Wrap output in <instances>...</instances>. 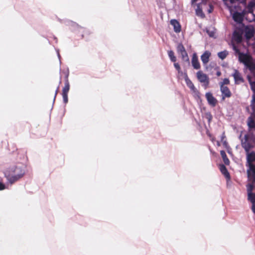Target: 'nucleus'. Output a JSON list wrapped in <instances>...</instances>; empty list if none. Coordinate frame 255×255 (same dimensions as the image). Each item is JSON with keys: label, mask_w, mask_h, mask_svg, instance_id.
Masks as SVG:
<instances>
[{"label": "nucleus", "mask_w": 255, "mask_h": 255, "mask_svg": "<svg viewBox=\"0 0 255 255\" xmlns=\"http://www.w3.org/2000/svg\"><path fill=\"white\" fill-rule=\"evenodd\" d=\"M218 145H220V144H219V141H218Z\"/></svg>", "instance_id": "49530a36"}, {"label": "nucleus", "mask_w": 255, "mask_h": 255, "mask_svg": "<svg viewBox=\"0 0 255 255\" xmlns=\"http://www.w3.org/2000/svg\"><path fill=\"white\" fill-rule=\"evenodd\" d=\"M229 52L227 50H225L218 53V57L222 60H224L228 55Z\"/></svg>", "instance_id": "5701e85b"}, {"label": "nucleus", "mask_w": 255, "mask_h": 255, "mask_svg": "<svg viewBox=\"0 0 255 255\" xmlns=\"http://www.w3.org/2000/svg\"><path fill=\"white\" fill-rule=\"evenodd\" d=\"M206 98L208 101V104L212 107H215L217 104V99L213 96V94L210 92L206 93L205 94Z\"/></svg>", "instance_id": "6e6552de"}, {"label": "nucleus", "mask_w": 255, "mask_h": 255, "mask_svg": "<svg viewBox=\"0 0 255 255\" xmlns=\"http://www.w3.org/2000/svg\"><path fill=\"white\" fill-rule=\"evenodd\" d=\"M251 72L255 71V64L252 60L246 65Z\"/></svg>", "instance_id": "393cba45"}, {"label": "nucleus", "mask_w": 255, "mask_h": 255, "mask_svg": "<svg viewBox=\"0 0 255 255\" xmlns=\"http://www.w3.org/2000/svg\"><path fill=\"white\" fill-rule=\"evenodd\" d=\"M248 126L250 128H255V122L254 119L251 117L248 118Z\"/></svg>", "instance_id": "4be33fe9"}, {"label": "nucleus", "mask_w": 255, "mask_h": 255, "mask_svg": "<svg viewBox=\"0 0 255 255\" xmlns=\"http://www.w3.org/2000/svg\"><path fill=\"white\" fill-rule=\"evenodd\" d=\"M242 145L246 151L248 153L252 148V145L249 141V136L247 134L245 135L244 141L242 140Z\"/></svg>", "instance_id": "f8f14e48"}, {"label": "nucleus", "mask_w": 255, "mask_h": 255, "mask_svg": "<svg viewBox=\"0 0 255 255\" xmlns=\"http://www.w3.org/2000/svg\"><path fill=\"white\" fill-rule=\"evenodd\" d=\"M241 2L243 3V4H244L245 5H246V0H242Z\"/></svg>", "instance_id": "a19ab883"}, {"label": "nucleus", "mask_w": 255, "mask_h": 255, "mask_svg": "<svg viewBox=\"0 0 255 255\" xmlns=\"http://www.w3.org/2000/svg\"><path fill=\"white\" fill-rule=\"evenodd\" d=\"M185 81L187 86L191 90L195 92L196 90L195 87L194 86V84L188 78V76L186 75L185 77Z\"/></svg>", "instance_id": "f3484780"}, {"label": "nucleus", "mask_w": 255, "mask_h": 255, "mask_svg": "<svg viewBox=\"0 0 255 255\" xmlns=\"http://www.w3.org/2000/svg\"><path fill=\"white\" fill-rule=\"evenodd\" d=\"M225 3L228 6L231 11L236 9L238 7L239 2L238 0H223Z\"/></svg>", "instance_id": "0eeeda50"}, {"label": "nucleus", "mask_w": 255, "mask_h": 255, "mask_svg": "<svg viewBox=\"0 0 255 255\" xmlns=\"http://www.w3.org/2000/svg\"><path fill=\"white\" fill-rule=\"evenodd\" d=\"M170 24L173 26L174 31L176 33H179L181 30L180 23L176 19L170 20Z\"/></svg>", "instance_id": "4468645a"}, {"label": "nucleus", "mask_w": 255, "mask_h": 255, "mask_svg": "<svg viewBox=\"0 0 255 255\" xmlns=\"http://www.w3.org/2000/svg\"><path fill=\"white\" fill-rule=\"evenodd\" d=\"M220 170L221 173L225 176L227 179L230 178V173L228 172L227 168L224 164L220 165Z\"/></svg>", "instance_id": "a211bd4d"}, {"label": "nucleus", "mask_w": 255, "mask_h": 255, "mask_svg": "<svg viewBox=\"0 0 255 255\" xmlns=\"http://www.w3.org/2000/svg\"><path fill=\"white\" fill-rule=\"evenodd\" d=\"M207 5V0H203L201 3L197 4V8L196 9V13L198 16L202 18L205 17V14L203 12V9L205 8V6Z\"/></svg>", "instance_id": "39448f33"}, {"label": "nucleus", "mask_w": 255, "mask_h": 255, "mask_svg": "<svg viewBox=\"0 0 255 255\" xmlns=\"http://www.w3.org/2000/svg\"><path fill=\"white\" fill-rule=\"evenodd\" d=\"M221 75V72L218 71V72H217V75L218 76H220Z\"/></svg>", "instance_id": "79ce46f5"}, {"label": "nucleus", "mask_w": 255, "mask_h": 255, "mask_svg": "<svg viewBox=\"0 0 255 255\" xmlns=\"http://www.w3.org/2000/svg\"><path fill=\"white\" fill-rule=\"evenodd\" d=\"M197 0H191L192 4L195 3Z\"/></svg>", "instance_id": "37998d69"}, {"label": "nucleus", "mask_w": 255, "mask_h": 255, "mask_svg": "<svg viewBox=\"0 0 255 255\" xmlns=\"http://www.w3.org/2000/svg\"><path fill=\"white\" fill-rule=\"evenodd\" d=\"M253 109L255 112V106L253 107Z\"/></svg>", "instance_id": "a18cd8bd"}, {"label": "nucleus", "mask_w": 255, "mask_h": 255, "mask_svg": "<svg viewBox=\"0 0 255 255\" xmlns=\"http://www.w3.org/2000/svg\"><path fill=\"white\" fill-rule=\"evenodd\" d=\"M224 137H225V133H223V135H222V139H223L224 138Z\"/></svg>", "instance_id": "c03bdc74"}, {"label": "nucleus", "mask_w": 255, "mask_h": 255, "mask_svg": "<svg viewBox=\"0 0 255 255\" xmlns=\"http://www.w3.org/2000/svg\"><path fill=\"white\" fill-rule=\"evenodd\" d=\"M220 154L222 157L223 160L224 162V163L227 165H229L230 164V160L228 158L226 153L224 150H221L220 151Z\"/></svg>", "instance_id": "aec40b11"}, {"label": "nucleus", "mask_w": 255, "mask_h": 255, "mask_svg": "<svg viewBox=\"0 0 255 255\" xmlns=\"http://www.w3.org/2000/svg\"><path fill=\"white\" fill-rule=\"evenodd\" d=\"M253 101L255 102V93H254L253 95Z\"/></svg>", "instance_id": "58836bf2"}, {"label": "nucleus", "mask_w": 255, "mask_h": 255, "mask_svg": "<svg viewBox=\"0 0 255 255\" xmlns=\"http://www.w3.org/2000/svg\"><path fill=\"white\" fill-rule=\"evenodd\" d=\"M233 76L234 77L236 84H240L244 82V80L241 73L237 70H235Z\"/></svg>", "instance_id": "9d476101"}, {"label": "nucleus", "mask_w": 255, "mask_h": 255, "mask_svg": "<svg viewBox=\"0 0 255 255\" xmlns=\"http://www.w3.org/2000/svg\"><path fill=\"white\" fill-rule=\"evenodd\" d=\"M206 133L210 139L214 142L216 140L215 137L208 130L207 131Z\"/></svg>", "instance_id": "c756f323"}, {"label": "nucleus", "mask_w": 255, "mask_h": 255, "mask_svg": "<svg viewBox=\"0 0 255 255\" xmlns=\"http://www.w3.org/2000/svg\"><path fill=\"white\" fill-rule=\"evenodd\" d=\"M249 82L252 90L255 93V82H252L250 79H249Z\"/></svg>", "instance_id": "7c9ffc66"}, {"label": "nucleus", "mask_w": 255, "mask_h": 255, "mask_svg": "<svg viewBox=\"0 0 255 255\" xmlns=\"http://www.w3.org/2000/svg\"><path fill=\"white\" fill-rule=\"evenodd\" d=\"M24 173L22 167L14 166L5 171L4 175L7 181L12 184L22 178Z\"/></svg>", "instance_id": "f257e3e1"}, {"label": "nucleus", "mask_w": 255, "mask_h": 255, "mask_svg": "<svg viewBox=\"0 0 255 255\" xmlns=\"http://www.w3.org/2000/svg\"><path fill=\"white\" fill-rule=\"evenodd\" d=\"M254 35V29L253 28L247 27L245 30V36L247 39L249 40Z\"/></svg>", "instance_id": "dca6fc26"}, {"label": "nucleus", "mask_w": 255, "mask_h": 255, "mask_svg": "<svg viewBox=\"0 0 255 255\" xmlns=\"http://www.w3.org/2000/svg\"><path fill=\"white\" fill-rule=\"evenodd\" d=\"M233 49L236 52V53L239 54V55H240V53H241L240 50L235 45H233Z\"/></svg>", "instance_id": "f704fd0d"}, {"label": "nucleus", "mask_w": 255, "mask_h": 255, "mask_svg": "<svg viewBox=\"0 0 255 255\" xmlns=\"http://www.w3.org/2000/svg\"><path fill=\"white\" fill-rule=\"evenodd\" d=\"M255 6V2L253 1H250L246 7L248 13H253L254 12V7Z\"/></svg>", "instance_id": "412c9836"}, {"label": "nucleus", "mask_w": 255, "mask_h": 255, "mask_svg": "<svg viewBox=\"0 0 255 255\" xmlns=\"http://www.w3.org/2000/svg\"><path fill=\"white\" fill-rule=\"evenodd\" d=\"M196 76L198 81L202 83V86L204 89H206L208 88L210 83L208 76L201 71H198L196 73Z\"/></svg>", "instance_id": "7ed1b4c3"}, {"label": "nucleus", "mask_w": 255, "mask_h": 255, "mask_svg": "<svg viewBox=\"0 0 255 255\" xmlns=\"http://www.w3.org/2000/svg\"><path fill=\"white\" fill-rule=\"evenodd\" d=\"M177 51L181 56L183 61L186 62L188 65H190L189 58L185 48L182 43H179L177 46Z\"/></svg>", "instance_id": "20e7f679"}, {"label": "nucleus", "mask_w": 255, "mask_h": 255, "mask_svg": "<svg viewBox=\"0 0 255 255\" xmlns=\"http://www.w3.org/2000/svg\"><path fill=\"white\" fill-rule=\"evenodd\" d=\"M58 90H59V87H57V89L55 91V95H54V100L56 98V97L58 93Z\"/></svg>", "instance_id": "4c0bfd02"}, {"label": "nucleus", "mask_w": 255, "mask_h": 255, "mask_svg": "<svg viewBox=\"0 0 255 255\" xmlns=\"http://www.w3.org/2000/svg\"><path fill=\"white\" fill-rule=\"evenodd\" d=\"M248 178L249 181L255 183V164H251L247 170Z\"/></svg>", "instance_id": "423d86ee"}, {"label": "nucleus", "mask_w": 255, "mask_h": 255, "mask_svg": "<svg viewBox=\"0 0 255 255\" xmlns=\"http://www.w3.org/2000/svg\"><path fill=\"white\" fill-rule=\"evenodd\" d=\"M239 61L244 63L245 65H247L252 60V57L247 54H244L243 53H240L239 55Z\"/></svg>", "instance_id": "1a4fd4ad"}, {"label": "nucleus", "mask_w": 255, "mask_h": 255, "mask_svg": "<svg viewBox=\"0 0 255 255\" xmlns=\"http://www.w3.org/2000/svg\"><path fill=\"white\" fill-rule=\"evenodd\" d=\"M233 18L236 22L241 23L244 20L243 14L239 12H235L233 14Z\"/></svg>", "instance_id": "2eb2a0df"}, {"label": "nucleus", "mask_w": 255, "mask_h": 255, "mask_svg": "<svg viewBox=\"0 0 255 255\" xmlns=\"http://www.w3.org/2000/svg\"><path fill=\"white\" fill-rule=\"evenodd\" d=\"M211 53L208 51H206L201 56V59L202 62L204 64H207L209 60V57L210 56Z\"/></svg>", "instance_id": "6ab92c4d"}, {"label": "nucleus", "mask_w": 255, "mask_h": 255, "mask_svg": "<svg viewBox=\"0 0 255 255\" xmlns=\"http://www.w3.org/2000/svg\"><path fill=\"white\" fill-rule=\"evenodd\" d=\"M234 36L238 42H241L242 39V36L237 32H234Z\"/></svg>", "instance_id": "bb28decb"}, {"label": "nucleus", "mask_w": 255, "mask_h": 255, "mask_svg": "<svg viewBox=\"0 0 255 255\" xmlns=\"http://www.w3.org/2000/svg\"><path fill=\"white\" fill-rule=\"evenodd\" d=\"M174 66L178 72L180 73L181 72V68L179 64L178 63L174 62Z\"/></svg>", "instance_id": "72a5a7b5"}, {"label": "nucleus", "mask_w": 255, "mask_h": 255, "mask_svg": "<svg viewBox=\"0 0 255 255\" xmlns=\"http://www.w3.org/2000/svg\"><path fill=\"white\" fill-rule=\"evenodd\" d=\"M247 13H248V10H247V9H245V10H243L242 12H240V13H241V14H243V18L244 17L245 15Z\"/></svg>", "instance_id": "e433bc0d"}, {"label": "nucleus", "mask_w": 255, "mask_h": 255, "mask_svg": "<svg viewBox=\"0 0 255 255\" xmlns=\"http://www.w3.org/2000/svg\"><path fill=\"white\" fill-rule=\"evenodd\" d=\"M220 87L221 91L222 94V99L224 100L226 97L230 98L232 94L229 88L223 85H221Z\"/></svg>", "instance_id": "9b49d317"}, {"label": "nucleus", "mask_w": 255, "mask_h": 255, "mask_svg": "<svg viewBox=\"0 0 255 255\" xmlns=\"http://www.w3.org/2000/svg\"><path fill=\"white\" fill-rule=\"evenodd\" d=\"M207 7H209V8L207 9V11H208V13H210L212 12L214 10V6L212 5V4L211 3H209V4L207 3V5L205 6V8L206 7L207 8Z\"/></svg>", "instance_id": "c85d7f7f"}, {"label": "nucleus", "mask_w": 255, "mask_h": 255, "mask_svg": "<svg viewBox=\"0 0 255 255\" xmlns=\"http://www.w3.org/2000/svg\"><path fill=\"white\" fill-rule=\"evenodd\" d=\"M252 210H253V211L254 212V213H255V205H254V204L253 206Z\"/></svg>", "instance_id": "ea45409f"}, {"label": "nucleus", "mask_w": 255, "mask_h": 255, "mask_svg": "<svg viewBox=\"0 0 255 255\" xmlns=\"http://www.w3.org/2000/svg\"><path fill=\"white\" fill-rule=\"evenodd\" d=\"M230 84V80L228 78H225L221 83V85H228Z\"/></svg>", "instance_id": "473e14b6"}, {"label": "nucleus", "mask_w": 255, "mask_h": 255, "mask_svg": "<svg viewBox=\"0 0 255 255\" xmlns=\"http://www.w3.org/2000/svg\"><path fill=\"white\" fill-rule=\"evenodd\" d=\"M5 189V185L0 182V190H2Z\"/></svg>", "instance_id": "c9c22d12"}, {"label": "nucleus", "mask_w": 255, "mask_h": 255, "mask_svg": "<svg viewBox=\"0 0 255 255\" xmlns=\"http://www.w3.org/2000/svg\"><path fill=\"white\" fill-rule=\"evenodd\" d=\"M191 63L193 68L195 69H199L201 67L200 64L199 62L198 56L196 53L193 54Z\"/></svg>", "instance_id": "ddd939ff"}, {"label": "nucleus", "mask_w": 255, "mask_h": 255, "mask_svg": "<svg viewBox=\"0 0 255 255\" xmlns=\"http://www.w3.org/2000/svg\"><path fill=\"white\" fill-rule=\"evenodd\" d=\"M206 118L208 120V122L210 123L212 119V116L211 113H208L206 114Z\"/></svg>", "instance_id": "2f4dec72"}, {"label": "nucleus", "mask_w": 255, "mask_h": 255, "mask_svg": "<svg viewBox=\"0 0 255 255\" xmlns=\"http://www.w3.org/2000/svg\"><path fill=\"white\" fill-rule=\"evenodd\" d=\"M248 199L253 203H255V193H248Z\"/></svg>", "instance_id": "a878e982"}, {"label": "nucleus", "mask_w": 255, "mask_h": 255, "mask_svg": "<svg viewBox=\"0 0 255 255\" xmlns=\"http://www.w3.org/2000/svg\"><path fill=\"white\" fill-rule=\"evenodd\" d=\"M65 74V83L64 86L62 89V97L63 102L65 104H67L68 102V94L70 90V84L68 80L69 72H64Z\"/></svg>", "instance_id": "f03ea898"}, {"label": "nucleus", "mask_w": 255, "mask_h": 255, "mask_svg": "<svg viewBox=\"0 0 255 255\" xmlns=\"http://www.w3.org/2000/svg\"><path fill=\"white\" fill-rule=\"evenodd\" d=\"M168 55L172 62H175L176 61V57L174 55V53L172 50L168 51Z\"/></svg>", "instance_id": "b1692460"}, {"label": "nucleus", "mask_w": 255, "mask_h": 255, "mask_svg": "<svg viewBox=\"0 0 255 255\" xmlns=\"http://www.w3.org/2000/svg\"><path fill=\"white\" fill-rule=\"evenodd\" d=\"M254 183H253L252 182V184H248L247 185L248 194L250 193H252V191H253V190L254 189Z\"/></svg>", "instance_id": "cd10ccee"}]
</instances>
